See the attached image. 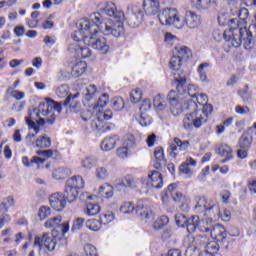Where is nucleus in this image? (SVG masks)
Masks as SVG:
<instances>
[{"instance_id": "nucleus-46", "label": "nucleus", "mask_w": 256, "mask_h": 256, "mask_svg": "<svg viewBox=\"0 0 256 256\" xmlns=\"http://www.w3.org/2000/svg\"><path fill=\"white\" fill-rule=\"evenodd\" d=\"M166 225H169V217L160 216L153 224V229L159 231V229H163Z\"/></svg>"}, {"instance_id": "nucleus-58", "label": "nucleus", "mask_w": 256, "mask_h": 256, "mask_svg": "<svg viewBox=\"0 0 256 256\" xmlns=\"http://www.w3.org/2000/svg\"><path fill=\"white\" fill-rule=\"evenodd\" d=\"M142 92L141 89H134L130 92L131 103H139L141 101Z\"/></svg>"}, {"instance_id": "nucleus-19", "label": "nucleus", "mask_w": 256, "mask_h": 256, "mask_svg": "<svg viewBox=\"0 0 256 256\" xmlns=\"http://www.w3.org/2000/svg\"><path fill=\"white\" fill-rule=\"evenodd\" d=\"M204 216L209 217L211 221H218V219H221V208L219 207V203H208V208L206 209Z\"/></svg>"}, {"instance_id": "nucleus-9", "label": "nucleus", "mask_w": 256, "mask_h": 256, "mask_svg": "<svg viewBox=\"0 0 256 256\" xmlns=\"http://www.w3.org/2000/svg\"><path fill=\"white\" fill-rule=\"evenodd\" d=\"M167 100L173 115L177 116L183 113V103H185V98L181 94L175 90H171L167 95Z\"/></svg>"}, {"instance_id": "nucleus-40", "label": "nucleus", "mask_w": 256, "mask_h": 256, "mask_svg": "<svg viewBox=\"0 0 256 256\" xmlns=\"http://www.w3.org/2000/svg\"><path fill=\"white\" fill-rule=\"evenodd\" d=\"M15 205V199L13 196H8L4 198L0 204V213H9V207Z\"/></svg>"}, {"instance_id": "nucleus-61", "label": "nucleus", "mask_w": 256, "mask_h": 256, "mask_svg": "<svg viewBox=\"0 0 256 256\" xmlns=\"http://www.w3.org/2000/svg\"><path fill=\"white\" fill-rule=\"evenodd\" d=\"M183 127L184 129H191L193 127V112L187 114L183 119Z\"/></svg>"}, {"instance_id": "nucleus-43", "label": "nucleus", "mask_w": 256, "mask_h": 256, "mask_svg": "<svg viewBox=\"0 0 256 256\" xmlns=\"http://www.w3.org/2000/svg\"><path fill=\"white\" fill-rule=\"evenodd\" d=\"M209 66L210 64L207 62H204L198 66L197 71L200 77V81H202L203 83H209V79L207 78V73L204 72V69H207V67Z\"/></svg>"}, {"instance_id": "nucleus-38", "label": "nucleus", "mask_w": 256, "mask_h": 256, "mask_svg": "<svg viewBox=\"0 0 256 256\" xmlns=\"http://www.w3.org/2000/svg\"><path fill=\"white\" fill-rule=\"evenodd\" d=\"M22 163L25 167H32V165H43L45 163V159L37 156H33L32 159L29 161L27 156L22 157Z\"/></svg>"}, {"instance_id": "nucleus-34", "label": "nucleus", "mask_w": 256, "mask_h": 256, "mask_svg": "<svg viewBox=\"0 0 256 256\" xmlns=\"http://www.w3.org/2000/svg\"><path fill=\"white\" fill-rule=\"evenodd\" d=\"M62 195L68 203H73V201H76L77 195H79V191L76 190L75 188H71L68 185H66L64 194H62Z\"/></svg>"}, {"instance_id": "nucleus-20", "label": "nucleus", "mask_w": 256, "mask_h": 256, "mask_svg": "<svg viewBox=\"0 0 256 256\" xmlns=\"http://www.w3.org/2000/svg\"><path fill=\"white\" fill-rule=\"evenodd\" d=\"M210 235L213 239L219 243H225L227 239V230L221 224H216L213 229L210 231Z\"/></svg>"}, {"instance_id": "nucleus-17", "label": "nucleus", "mask_w": 256, "mask_h": 256, "mask_svg": "<svg viewBox=\"0 0 256 256\" xmlns=\"http://www.w3.org/2000/svg\"><path fill=\"white\" fill-rule=\"evenodd\" d=\"M79 95V92L76 94H70L64 100L63 106L67 107L69 105L70 113H79V111H81V102L77 100L79 99Z\"/></svg>"}, {"instance_id": "nucleus-49", "label": "nucleus", "mask_w": 256, "mask_h": 256, "mask_svg": "<svg viewBox=\"0 0 256 256\" xmlns=\"http://www.w3.org/2000/svg\"><path fill=\"white\" fill-rule=\"evenodd\" d=\"M135 211V205L133 202H124L120 207V213L124 215H131Z\"/></svg>"}, {"instance_id": "nucleus-44", "label": "nucleus", "mask_w": 256, "mask_h": 256, "mask_svg": "<svg viewBox=\"0 0 256 256\" xmlns=\"http://www.w3.org/2000/svg\"><path fill=\"white\" fill-rule=\"evenodd\" d=\"M99 195L101 197H105V199H110V197H113V187L105 184L99 188Z\"/></svg>"}, {"instance_id": "nucleus-4", "label": "nucleus", "mask_w": 256, "mask_h": 256, "mask_svg": "<svg viewBox=\"0 0 256 256\" xmlns=\"http://www.w3.org/2000/svg\"><path fill=\"white\" fill-rule=\"evenodd\" d=\"M251 29H255V25L247 27H233L231 26L229 31L223 33L224 39L228 41L232 47H241L243 45L244 49H252L255 45V40H253V34Z\"/></svg>"}, {"instance_id": "nucleus-51", "label": "nucleus", "mask_w": 256, "mask_h": 256, "mask_svg": "<svg viewBox=\"0 0 256 256\" xmlns=\"http://www.w3.org/2000/svg\"><path fill=\"white\" fill-rule=\"evenodd\" d=\"M86 227L90 231H99L101 229V222L97 219H90L86 221Z\"/></svg>"}, {"instance_id": "nucleus-64", "label": "nucleus", "mask_w": 256, "mask_h": 256, "mask_svg": "<svg viewBox=\"0 0 256 256\" xmlns=\"http://www.w3.org/2000/svg\"><path fill=\"white\" fill-rule=\"evenodd\" d=\"M107 103H109V94H103L97 101V107H106Z\"/></svg>"}, {"instance_id": "nucleus-29", "label": "nucleus", "mask_w": 256, "mask_h": 256, "mask_svg": "<svg viewBox=\"0 0 256 256\" xmlns=\"http://www.w3.org/2000/svg\"><path fill=\"white\" fill-rule=\"evenodd\" d=\"M195 201H196V205L194 207L195 213H197L198 215H201V213H203V215H205V213H207V209L209 208V204H207V199L203 197H196Z\"/></svg>"}, {"instance_id": "nucleus-7", "label": "nucleus", "mask_w": 256, "mask_h": 256, "mask_svg": "<svg viewBox=\"0 0 256 256\" xmlns=\"http://www.w3.org/2000/svg\"><path fill=\"white\" fill-rule=\"evenodd\" d=\"M173 191H175V184H170L164 191L162 201H165L170 194L172 195L173 201H175V203H179V207L182 211H189V203L191 200L187 196H184L181 192Z\"/></svg>"}, {"instance_id": "nucleus-47", "label": "nucleus", "mask_w": 256, "mask_h": 256, "mask_svg": "<svg viewBox=\"0 0 256 256\" xmlns=\"http://www.w3.org/2000/svg\"><path fill=\"white\" fill-rule=\"evenodd\" d=\"M55 93L59 99H65L69 95V86L67 84H62L55 88Z\"/></svg>"}, {"instance_id": "nucleus-24", "label": "nucleus", "mask_w": 256, "mask_h": 256, "mask_svg": "<svg viewBox=\"0 0 256 256\" xmlns=\"http://www.w3.org/2000/svg\"><path fill=\"white\" fill-rule=\"evenodd\" d=\"M136 215L138 217H141V219H145L146 221H152V219H155V214H153V211H151V208L143 206V204H139L135 208Z\"/></svg>"}, {"instance_id": "nucleus-23", "label": "nucleus", "mask_w": 256, "mask_h": 256, "mask_svg": "<svg viewBox=\"0 0 256 256\" xmlns=\"http://www.w3.org/2000/svg\"><path fill=\"white\" fill-rule=\"evenodd\" d=\"M216 153L221 157H225V159L222 160V163H227V161H231V159H233V149L228 144H219L216 148Z\"/></svg>"}, {"instance_id": "nucleus-27", "label": "nucleus", "mask_w": 256, "mask_h": 256, "mask_svg": "<svg viewBox=\"0 0 256 256\" xmlns=\"http://www.w3.org/2000/svg\"><path fill=\"white\" fill-rule=\"evenodd\" d=\"M66 185L71 189L79 191V189H83V187H85V180H83V177H81L80 175L72 176L66 181Z\"/></svg>"}, {"instance_id": "nucleus-21", "label": "nucleus", "mask_w": 256, "mask_h": 256, "mask_svg": "<svg viewBox=\"0 0 256 256\" xmlns=\"http://www.w3.org/2000/svg\"><path fill=\"white\" fill-rule=\"evenodd\" d=\"M154 168L155 169H163L167 165V159H165V152L163 150V147L159 146L156 147L154 150Z\"/></svg>"}, {"instance_id": "nucleus-39", "label": "nucleus", "mask_w": 256, "mask_h": 256, "mask_svg": "<svg viewBox=\"0 0 256 256\" xmlns=\"http://www.w3.org/2000/svg\"><path fill=\"white\" fill-rule=\"evenodd\" d=\"M83 95L86 101H93L97 97V86L95 85H89L85 88L83 91Z\"/></svg>"}, {"instance_id": "nucleus-16", "label": "nucleus", "mask_w": 256, "mask_h": 256, "mask_svg": "<svg viewBox=\"0 0 256 256\" xmlns=\"http://www.w3.org/2000/svg\"><path fill=\"white\" fill-rule=\"evenodd\" d=\"M49 203L52 209H55V211H63V209L67 207V200L65 199V196L59 192H56L50 196Z\"/></svg>"}, {"instance_id": "nucleus-56", "label": "nucleus", "mask_w": 256, "mask_h": 256, "mask_svg": "<svg viewBox=\"0 0 256 256\" xmlns=\"http://www.w3.org/2000/svg\"><path fill=\"white\" fill-rule=\"evenodd\" d=\"M175 221H176V225L178 227H187V223L189 221V218H187V216H185L184 214H176L175 215Z\"/></svg>"}, {"instance_id": "nucleus-53", "label": "nucleus", "mask_w": 256, "mask_h": 256, "mask_svg": "<svg viewBox=\"0 0 256 256\" xmlns=\"http://www.w3.org/2000/svg\"><path fill=\"white\" fill-rule=\"evenodd\" d=\"M100 224L101 225H109V223H113L115 221V214L108 212L107 214L100 215Z\"/></svg>"}, {"instance_id": "nucleus-62", "label": "nucleus", "mask_w": 256, "mask_h": 256, "mask_svg": "<svg viewBox=\"0 0 256 256\" xmlns=\"http://www.w3.org/2000/svg\"><path fill=\"white\" fill-rule=\"evenodd\" d=\"M83 225H85V218H77L72 226V231H79L83 228Z\"/></svg>"}, {"instance_id": "nucleus-8", "label": "nucleus", "mask_w": 256, "mask_h": 256, "mask_svg": "<svg viewBox=\"0 0 256 256\" xmlns=\"http://www.w3.org/2000/svg\"><path fill=\"white\" fill-rule=\"evenodd\" d=\"M188 243H192V245H189L186 248V255L188 256H201V252L199 249L202 247L207 246V243L209 242V239L207 238V235H198L196 237H188L187 238Z\"/></svg>"}, {"instance_id": "nucleus-15", "label": "nucleus", "mask_w": 256, "mask_h": 256, "mask_svg": "<svg viewBox=\"0 0 256 256\" xmlns=\"http://www.w3.org/2000/svg\"><path fill=\"white\" fill-rule=\"evenodd\" d=\"M145 182V178H135L132 175H127L122 178L121 185L122 187H128V189H142Z\"/></svg>"}, {"instance_id": "nucleus-33", "label": "nucleus", "mask_w": 256, "mask_h": 256, "mask_svg": "<svg viewBox=\"0 0 256 256\" xmlns=\"http://www.w3.org/2000/svg\"><path fill=\"white\" fill-rule=\"evenodd\" d=\"M204 255L221 256V254H219V244H217L215 241L207 242L204 248Z\"/></svg>"}, {"instance_id": "nucleus-32", "label": "nucleus", "mask_w": 256, "mask_h": 256, "mask_svg": "<svg viewBox=\"0 0 256 256\" xmlns=\"http://www.w3.org/2000/svg\"><path fill=\"white\" fill-rule=\"evenodd\" d=\"M193 117V127H196V129H199L203 125V123H207V118L201 110H195L192 112Z\"/></svg>"}, {"instance_id": "nucleus-52", "label": "nucleus", "mask_w": 256, "mask_h": 256, "mask_svg": "<svg viewBox=\"0 0 256 256\" xmlns=\"http://www.w3.org/2000/svg\"><path fill=\"white\" fill-rule=\"evenodd\" d=\"M51 215V208L49 206H41L38 210V217L40 221H45Z\"/></svg>"}, {"instance_id": "nucleus-5", "label": "nucleus", "mask_w": 256, "mask_h": 256, "mask_svg": "<svg viewBox=\"0 0 256 256\" xmlns=\"http://www.w3.org/2000/svg\"><path fill=\"white\" fill-rule=\"evenodd\" d=\"M158 19L161 25H173L176 29H183V22L181 16L176 8H164L158 14Z\"/></svg>"}, {"instance_id": "nucleus-10", "label": "nucleus", "mask_w": 256, "mask_h": 256, "mask_svg": "<svg viewBox=\"0 0 256 256\" xmlns=\"http://www.w3.org/2000/svg\"><path fill=\"white\" fill-rule=\"evenodd\" d=\"M61 221H62L61 216L50 218L44 223V227L46 229L54 228L52 233L65 237V233L69 232V223L61 224Z\"/></svg>"}, {"instance_id": "nucleus-22", "label": "nucleus", "mask_w": 256, "mask_h": 256, "mask_svg": "<svg viewBox=\"0 0 256 256\" xmlns=\"http://www.w3.org/2000/svg\"><path fill=\"white\" fill-rule=\"evenodd\" d=\"M87 70V63L80 61L76 63L72 68H68V71H70V74L65 75L68 79H71V77H74V79H77V77H81Z\"/></svg>"}, {"instance_id": "nucleus-11", "label": "nucleus", "mask_w": 256, "mask_h": 256, "mask_svg": "<svg viewBox=\"0 0 256 256\" xmlns=\"http://www.w3.org/2000/svg\"><path fill=\"white\" fill-rule=\"evenodd\" d=\"M127 23L130 27H139L143 23V10L137 7L128 8L126 12Z\"/></svg>"}, {"instance_id": "nucleus-18", "label": "nucleus", "mask_w": 256, "mask_h": 256, "mask_svg": "<svg viewBox=\"0 0 256 256\" xmlns=\"http://www.w3.org/2000/svg\"><path fill=\"white\" fill-rule=\"evenodd\" d=\"M143 9L146 15H159L161 13V3L159 0H144Z\"/></svg>"}, {"instance_id": "nucleus-50", "label": "nucleus", "mask_w": 256, "mask_h": 256, "mask_svg": "<svg viewBox=\"0 0 256 256\" xmlns=\"http://www.w3.org/2000/svg\"><path fill=\"white\" fill-rule=\"evenodd\" d=\"M183 63V60L173 54V56L170 59V68L173 69V71H179L181 69V65Z\"/></svg>"}, {"instance_id": "nucleus-26", "label": "nucleus", "mask_w": 256, "mask_h": 256, "mask_svg": "<svg viewBox=\"0 0 256 256\" xmlns=\"http://www.w3.org/2000/svg\"><path fill=\"white\" fill-rule=\"evenodd\" d=\"M191 3L195 9L207 11V9H211L217 3V0H191Z\"/></svg>"}, {"instance_id": "nucleus-1", "label": "nucleus", "mask_w": 256, "mask_h": 256, "mask_svg": "<svg viewBox=\"0 0 256 256\" xmlns=\"http://www.w3.org/2000/svg\"><path fill=\"white\" fill-rule=\"evenodd\" d=\"M92 23L100 26V31L104 35H113V37H121L125 28V12L117 8L113 2H107L99 12L90 15Z\"/></svg>"}, {"instance_id": "nucleus-28", "label": "nucleus", "mask_w": 256, "mask_h": 256, "mask_svg": "<svg viewBox=\"0 0 256 256\" xmlns=\"http://www.w3.org/2000/svg\"><path fill=\"white\" fill-rule=\"evenodd\" d=\"M148 177L151 179V185L154 189H161L163 187V175H161L159 171H152Z\"/></svg>"}, {"instance_id": "nucleus-30", "label": "nucleus", "mask_w": 256, "mask_h": 256, "mask_svg": "<svg viewBox=\"0 0 256 256\" xmlns=\"http://www.w3.org/2000/svg\"><path fill=\"white\" fill-rule=\"evenodd\" d=\"M175 75V81H176V93L179 95H185L187 93V90H185V84L187 83V79L185 76H180L179 72H177Z\"/></svg>"}, {"instance_id": "nucleus-12", "label": "nucleus", "mask_w": 256, "mask_h": 256, "mask_svg": "<svg viewBox=\"0 0 256 256\" xmlns=\"http://www.w3.org/2000/svg\"><path fill=\"white\" fill-rule=\"evenodd\" d=\"M186 228L188 233H195L197 229L202 231V233H209V227H205V220H200L199 216H192L188 218V222H186Z\"/></svg>"}, {"instance_id": "nucleus-14", "label": "nucleus", "mask_w": 256, "mask_h": 256, "mask_svg": "<svg viewBox=\"0 0 256 256\" xmlns=\"http://www.w3.org/2000/svg\"><path fill=\"white\" fill-rule=\"evenodd\" d=\"M68 51L76 57V59H87L91 57V49L79 45V43H72L68 46Z\"/></svg>"}, {"instance_id": "nucleus-6", "label": "nucleus", "mask_w": 256, "mask_h": 256, "mask_svg": "<svg viewBox=\"0 0 256 256\" xmlns=\"http://www.w3.org/2000/svg\"><path fill=\"white\" fill-rule=\"evenodd\" d=\"M61 234L44 233L42 237L36 236L34 239V247H38L39 251L46 249V251H55L57 246V239H61Z\"/></svg>"}, {"instance_id": "nucleus-25", "label": "nucleus", "mask_w": 256, "mask_h": 256, "mask_svg": "<svg viewBox=\"0 0 256 256\" xmlns=\"http://www.w3.org/2000/svg\"><path fill=\"white\" fill-rule=\"evenodd\" d=\"M83 21H91V18L89 20L81 19L80 21H78L77 23L78 31H75L74 34L72 35V39L76 41L74 43H79V41H83L85 43V38L89 37V34L85 33V30L83 29V27H81V23H83Z\"/></svg>"}, {"instance_id": "nucleus-3", "label": "nucleus", "mask_w": 256, "mask_h": 256, "mask_svg": "<svg viewBox=\"0 0 256 256\" xmlns=\"http://www.w3.org/2000/svg\"><path fill=\"white\" fill-rule=\"evenodd\" d=\"M80 25L84 32L89 35L84 39L85 45L92 47V49H95L96 51H100L103 55H105V53H109V44L107 43V39L99 35L100 33H103L99 24L90 20L83 21Z\"/></svg>"}, {"instance_id": "nucleus-45", "label": "nucleus", "mask_w": 256, "mask_h": 256, "mask_svg": "<svg viewBox=\"0 0 256 256\" xmlns=\"http://www.w3.org/2000/svg\"><path fill=\"white\" fill-rule=\"evenodd\" d=\"M6 93L8 95H11V97H13V99H15L16 101H21L25 97V92L19 91V90H13V87L11 86H9L6 89Z\"/></svg>"}, {"instance_id": "nucleus-42", "label": "nucleus", "mask_w": 256, "mask_h": 256, "mask_svg": "<svg viewBox=\"0 0 256 256\" xmlns=\"http://www.w3.org/2000/svg\"><path fill=\"white\" fill-rule=\"evenodd\" d=\"M36 147L40 149H49V147H51V138L47 136L37 138Z\"/></svg>"}, {"instance_id": "nucleus-54", "label": "nucleus", "mask_w": 256, "mask_h": 256, "mask_svg": "<svg viewBox=\"0 0 256 256\" xmlns=\"http://www.w3.org/2000/svg\"><path fill=\"white\" fill-rule=\"evenodd\" d=\"M112 107L115 111H123L125 109V101L121 97H115L112 100Z\"/></svg>"}, {"instance_id": "nucleus-41", "label": "nucleus", "mask_w": 256, "mask_h": 256, "mask_svg": "<svg viewBox=\"0 0 256 256\" xmlns=\"http://www.w3.org/2000/svg\"><path fill=\"white\" fill-rule=\"evenodd\" d=\"M100 212L101 206L93 203H88L84 211L85 215H88V217H95V215H99Z\"/></svg>"}, {"instance_id": "nucleus-60", "label": "nucleus", "mask_w": 256, "mask_h": 256, "mask_svg": "<svg viewBox=\"0 0 256 256\" xmlns=\"http://www.w3.org/2000/svg\"><path fill=\"white\" fill-rule=\"evenodd\" d=\"M53 179H65L67 177V174L65 173V169L63 168H57L52 172Z\"/></svg>"}, {"instance_id": "nucleus-55", "label": "nucleus", "mask_w": 256, "mask_h": 256, "mask_svg": "<svg viewBox=\"0 0 256 256\" xmlns=\"http://www.w3.org/2000/svg\"><path fill=\"white\" fill-rule=\"evenodd\" d=\"M96 177L99 181H105L109 177V171L105 167H98L96 168Z\"/></svg>"}, {"instance_id": "nucleus-59", "label": "nucleus", "mask_w": 256, "mask_h": 256, "mask_svg": "<svg viewBox=\"0 0 256 256\" xmlns=\"http://www.w3.org/2000/svg\"><path fill=\"white\" fill-rule=\"evenodd\" d=\"M174 143L177 144L180 151H187L189 149L190 143L187 140L181 141L179 138H174Z\"/></svg>"}, {"instance_id": "nucleus-63", "label": "nucleus", "mask_w": 256, "mask_h": 256, "mask_svg": "<svg viewBox=\"0 0 256 256\" xmlns=\"http://www.w3.org/2000/svg\"><path fill=\"white\" fill-rule=\"evenodd\" d=\"M187 94L193 98L197 97V93H199V87L198 86H195L193 84H190L188 85V88H187Z\"/></svg>"}, {"instance_id": "nucleus-13", "label": "nucleus", "mask_w": 256, "mask_h": 256, "mask_svg": "<svg viewBox=\"0 0 256 256\" xmlns=\"http://www.w3.org/2000/svg\"><path fill=\"white\" fill-rule=\"evenodd\" d=\"M182 27H188V29H197L201 25V16L193 11H186L185 17L181 20Z\"/></svg>"}, {"instance_id": "nucleus-31", "label": "nucleus", "mask_w": 256, "mask_h": 256, "mask_svg": "<svg viewBox=\"0 0 256 256\" xmlns=\"http://www.w3.org/2000/svg\"><path fill=\"white\" fill-rule=\"evenodd\" d=\"M173 55L182 59L183 61L184 59H189V56L191 55V50L187 46L178 45L175 46Z\"/></svg>"}, {"instance_id": "nucleus-36", "label": "nucleus", "mask_w": 256, "mask_h": 256, "mask_svg": "<svg viewBox=\"0 0 256 256\" xmlns=\"http://www.w3.org/2000/svg\"><path fill=\"white\" fill-rule=\"evenodd\" d=\"M153 105L157 112L165 111V109H167V102L165 101V98L161 94H158L154 97Z\"/></svg>"}, {"instance_id": "nucleus-2", "label": "nucleus", "mask_w": 256, "mask_h": 256, "mask_svg": "<svg viewBox=\"0 0 256 256\" xmlns=\"http://www.w3.org/2000/svg\"><path fill=\"white\" fill-rule=\"evenodd\" d=\"M62 111L61 104L53 101L50 98H46L40 102L38 108H34L29 112V116L26 118V123L29 129H33L35 133H39V125H53L57 115H60ZM57 113V115H55Z\"/></svg>"}, {"instance_id": "nucleus-48", "label": "nucleus", "mask_w": 256, "mask_h": 256, "mask_svg": "<svg viewBox=\"0 0 256 256\" xmlns=\"http://www.w3.org/2000/svg\"><path fill=\"white\" fill-rule=\"evenodd\" d=\"M81 165L84 169H93L97 165L96 157H86L82 160Z\"/></svg>"}, {"instance_id": "nucleus-57", "label": "nucleus", "mask_w": 256, "mask_h": 256, "mask_svg": "<svg viewBox=\"0 0 256 256\" xmlns=\"http://www.w3.org/2000/svg\"><path fill=\"white\" fill-rule=\"evenodd\" d=\"M113 118V112L111 110H106L105 112H99L97 115L98 123L101 121H109Z\"/></svg>"}, {"instance_id": "nucleus-35", "label": "nucleus", "mask_w": 256, "mask_h": 256, "mask_svg": "<svg viewBox=\"0 0 256 256\" xmlns=\"http://www.w3.org/2000/svg\"><path fill=\"white\" fill-rule=\"evenodd\" d=\"M115 145H117V136L114 137H106L100 147L102 151H111V149H115Z\"/></svg>"}, {"instance_id": "nucleus-37", "label": "nucleus", "mask_w": 256, "mask_h": 256, "mask_svg": "<svg viewBox=\"0 0 256 256\" xmlns=\"http://www.w3.org/2000/svg\"><path fill=\"white\" fill-rule=\"evenodd\" d=\"M253 143V136L251 134H243L238 141L240 149H251Z\"/></svg>"}]
</instances>
